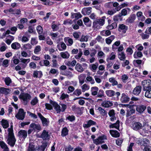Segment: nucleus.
<instances>
[{
    "label": "nucleus",
    "instance_id": "obj_1",
    "mask_svg": "<svg viewBox=\"0 0 151 151\" xmlns=\"http://www.w3.org/2000/svg\"><path fill=\"white\" fill-rule=\"evenodd\" d=\"M8 144L11 146L13 147L15 144L16 139L13 133L12 125H11L10 127L8 129Z\"/></svg>",
    "mask_w": 151,
    "mask_h": 151
},
{
    "label": "nucleus",
    "instance_id": "obj_2",
    "mask_svg": "<svg viewBox=\"0 0 151 151\" xmlns=\"http://www.w3.org/2000/svg\"><path fill=\"white\" fill-rule=\"evenodd\" d=\"M31 96L30 95L27 93H21L19 96V99L23 101L24 104L26 105L30 99Z\"/></svg>",
    "mask_w": 151,
    "mask_h": 151
},
{
    "label": "nucleus",
    "instance_id": "obj_3",
    "mask_svg": "<svg viewBox=\"0 0 151 151\" xmlns=\"http://www.w3.org/2000/svg\"><path fill=\"white\" fill-rule=\"evenodd\" d=\"M107 139L106 136L103 135L93 140V142L96 145H99L104 142V140Z\"/></svg>",
    "mask_w": 151,
    "mask_h": 151
},
{
    "label": "nucleus",
    "instance_id": "obj_4",
    "mask_svg": "<svg viewBox=\"0 0 151 151\" xmlns=\"http://www.w3.org/2000/svg\"><path fill=\"white\" fill-rule=\"evenodd\" d=\"M142 86L143 87L144 91L151 88V80L147 79L143 81H142Z\"/></svg>",
    "mask_w": 151,
    "mask_h": 151
},
{
    "label": "nucleus",
    "instance_id": "obj_5",
    "mask_svg": "<svg viewBox=\"0 0 151 151\" xmlns=\"http://www.w3.org/2000/svg\"><path fill=\"white\" fill-rule=\"evenodd\" d=\"M38 115L41 120L43 126L44 127L47 126L49 123V119L44 117L40 113H38Z\"/></svg>",
    "mask_w": 151,
    "mask_h": 151
},
{
    "label": "nucleus",
    "instance_id": "obj_6",
    "mask_svg": "<svg viewBox=\"0 0 151 151\" xmlns=\"http://www.w3.org/2000/svg\"><path fill=\"white\" fill-rule=\"evenodd\" d=\"M25 113L23 109H19L18 113L15 115V117L19 120H22L24 118Z\"/></svg>",
    "mask_w": 151,
    "mask_h": 151
},
{
    "label": "nucleus",
    "instance_id": "obj_7",
    "mask_svg": "<svg viewBox=\"0 0 151 151\" xmlns=\"http://www.w3.org/2000/svg\"><path fill=\"white\" fill-rule=\"evenodd\" d=\"M96 123L92 120L90 119L86 121L83 124V127L84 128H88L91 126L96 125Z\"/></svg>",
    "mask_w": 151,
    "mask_h": 151
},
{
    "label": "nucleus",
    "instance_id": "obj_8",
    "mask_svg": "<svg viewBox=\"0 0 151 151\" xmlns=\"http://www.w3.org/2000/svg\"><path fill=\"white\" fill-rule=\"evenodd\" d=\"M18 136L20 139H24L27 136V131L25 130H21L18 132Z\"/></svg>",
    "mask_w": 151,
    "mask_h": 151
},
{
    "label": "nucleus",
    "instance_id": "obj_9",
    "mask_svg": "<svg viewBox=\"0 0 151 151\" xmlns=\"http://www.w3.org/2000/svg\"><path fill=\"white\" fill-rule=\"evenodd\" d=\"M49 102L54 107V109L56 110L57 113H58L60 112L61 110L60 106L57 103L51 99H50Z\"/></svg>",
    "mask_w": 151,
    "mask_h": 151
},
{
    "label": "nucleus",
    "instance_id": "obj_10",
    "mask_svg": "<svg viewBox=\"0 0 151 151\" xmlns=\"http://www.w3.org/2000/svg\"><path fill=\"white\" fill-rule=\"evenodd\" d=\"M50 136L49 134H48V131L44 130L43 131L40 136V137L42 138L43 140H46L49 138Z\"/></svg>",
    "mask_w": 151,
    "mask_h": 151
},
{
    "label": "nucleus",
    "instance_id": "obj_11",
    "mask_svg": "<svg viewBox=\"0 0 151 151\" xmlns=\"http://www.w3.org/2000/svg\"><path fill=\"white\" fill-rule=\"evenodd\" d=\"M130 98L127 95L124 93L122 94V96L120 99V101L122 103H127L129 101Z\"/></svg>",
    "mask_w": 151,
    "mask_h": 151
},
{
    "label": "nucleus",
    "instance_id": "obj_12",
    "mask_svg": "<svg viewBox=\"0 0 151 151\" xmlns=\"http://www.w3.org/2000/svg\"><path fill=\"white\" fill-rule=\"evenodd\" d=\"M30 128L33 129L35 131H40L41 129L40 125L39 124H36L35 123H32L30 125Z\"/></svg>",
    "mask_w": 151,
    "mask_h": 151
},
{
    "label": "nucleus",
    "instance_id": "obj_13",
    "mask_svg": "<svg viewBox=\"0 0 151 151\" xmlns=\"http://www.w3.org/2000/svg\"><path fill=\"white\" fill-rule=\"evenodd\" d=\"M91 7L84 8L82 9L81 13L84 15H88L91 13Z\"/></svg>",
    "mask_w": 151,
    "mask_h": 151
},
{
    "label": "nucleus",
    "instance_id": "obj_14",
    "mask_svg": "<svg viewBox=\"0 0 151 151\" xmlns=\"http://www.w3.org/2000/svg\"><path fill=\"white\" fill-rule=\"evenodd\" d=\"M133 129L136 130H138L141 128V124L140 123L138 122H135L132 123Z\"/></svg>",
    "mask_w": 151,
    "mask_h": 151
},
{
    "label": "nucleus",
    "instance_id": "obj_15",
    "mask_svg": "<svg viewBox=\"0 0 151 151\" xmlns=\"http://www.w3.org/2000/svg\"><path fill=\"white\" fill-rule=\"evenodd\" d=\"M113 105L112 102L110 101H105L102 102L101 105L103 107L108 108Z\"/></svg>",
    "mask_w": 151,
    "mask_h": 151
},
{
    "label": "nucleus",
    "instance_id": "obj_16",
    "mask_svg": "<svg viewBox=\"0 0 151 151\" xmlns=\"http://www.w3.org/2000/svg\"><path fill=\"white\" fill-rule=\"evenodd\" d=\"M10 91L11 90L9 88L2 87L0 88V93L4 94L6 95L9 94Z\"/></svg>",
    "mask_w": 151,
    "mask_h": 151
},
{
    "label": "nucleus",
    "instance_id": "obj_17",
    "mask_svg": "<svg viewBox=\"0 0 151 151\" xmlns=\"http://www.w3.org/2000/svg\"><path fill=\"white\" fill-rule=\"evenodd\" d=\"M86 76L85 74H81L78 76L79 83L81 85H82L85 82V79Z\"/></svg>",
    "mask_w": 151,
    "mask_h": 151
},
{
    "label": "nucleus",
    "instance_id": "obj_18",
    "mask_svg": "<svg viewBox=\"0 0 151 151\" xmlns=\"http://www.w3.org/2000/svg\"><path fill=\"white\" fill-rule=\"evenodd\" d=\"M20 60L21 63L24 64L23 65V68H24L26 67L28 63L30 61V58L25 59L21 58L20 59Z\"/></svg>",
    "mask_w": 151,
    "mask_h": 151
},
{
    "label": "nucleus",
    "instance_id": "obj_19",
    "mask_svg": "<svg viewBox=\"0 0 151 151\" xmlns=\"http://www.w3.org/2000/svg\"><path fill=\"white\" fill-rule=\"evenodd\" d=\"M99 88L96 86H93L91 88V94L93 96H96L98 94Z\"/></svg>",
    "mask_w": 151,
    "mask_h": 151
},
{
    "label": "nucleus",
    "instance_id": "obj_20",
    "mask_svg": "<svg viewBox=\"0 0 151 151\" xmlns=\"http://www.w3.org/2000/svg\"><path fill=\"white\" fill-rule=\"evenodd\" d=\"M64 41L68 46H71L73 44V41L72 39L68 37L64 38Z\"/></svg>",
    "mask_w": 151,
    "mask_h": 151
},
{
    "label": "nucleus",
    "instance_id": "obj_21",
    "mask_svg": "<svg viewBox=\"0 0 151 151\" xmlns=\"http://www.w3.org/2000/svg\"><path fill=\"white\" fill-rule=\"evenodd\" d=\"M109 132L112 136L113 137H119L120 134L116 130H110Z\"/></svg>",
    "mask_w": 151,
    "mask_h": 151
},
{
    "label": "nucleus",
    "instance_id": "obj_22",
    "mask_svg": "<svg viewBox=\"0 0 151 151\" xmlns=\"http://www.w3.org/2000/svg\"><path fill=\"white\" fill-rule=\"evenodd\" d=\"M1 124L3 128L4 129L7 128L9 126V122L7 120L4 119H2L1 120Z\"/></svg>",
    "mask_w": 151,
    "mask_h": 151
},
{
    "label": "nucleus",
    "instance_id": "obj_23",
    "mask_svg": "<svg viewBox=\"0 0 151 151\" xmlns=\"http://www.w3.org/2000/svg\"><path fill=\"white\" fill-rule=\"evenodd\" d=\"M119 120H117L115 123L110 125L109 126V127L110 128H114L118 130H119Z\"/></svg>",
    "mask_w": 151,
    "mask_h": 151
},
{
    "label": "nucleus",
    "instance_id": "obj_24",
    "mask_svg": "<svg viewBox=\"0 0 151 151\" xmlns=\"http://www.w3.org/2000/svg\"><path fill=\"white\" fill-rule=\"evenodd\" d=\"M0 146L3 149L4 151H9L8 147L6 144L3 141H0Z\"/></svg>",
    "mask_w": 151,
    "mask_h": 151
},
{
    "label": "nucleus",
    "instance_id": "obj_25",
    "mask_svg": "<svg viewBox=\"0 0 151 151\" xmlns=\"http://www.w3.org/2000/svg\"><path fill=\"white\" fill-rule=\"evenodd\" d=\"M116 53L115 52H111L106 58L107 61L108 62L110 60L114 59L116 57Z\"/></svg>",
    "mask_w": 151,
    "mask_h": 151
},
{
    "label": "nucleus",
    "instance_id": "obj_26",
    "mask_svg": "<svg viewBox=\"0 0 151 151\" xmlns=\"http://www.w3.org/2000/svg\"><path fill=\"white\" fill-rule=\"evenodd\" d=\"M85 24L88 27H90L91 25V21L89 18L87 17H85L83 19Z\"/></svg>",
    "mask_w": 151,
    "mask_h": 151
},
{
    "label": "nucleus",
    "instance_id": "obj_27",
    "mask_svg": "<svg viewBox=\"0 0 151 151\" xmlns=\"http://www.w3.org/2000/svg\"><path fill=\"white\" fill-rule=\"evenodd\" d=\"M81 90L83 92H85L90 89V86L86 83H84L81 86Z\"/></svg>",
    "mask_w": 151,
    "mask_h": 151
},
{
    "label": "nucleus",
    "instance_id": "obj_28",
    "mask_svg": "<svg viewBox=\"0 0 151 151\" xmlns=\"http://www.w3.org/2000/svg\"><path fill=\"white\" fill-rule=\"evenodd\" d=\"M21 45L17 42H14L11 45L12 48L14 50H17L20 48Z\"/></svg>",
    "mask_w": 151,
    "mask_h": 151
},
{
    "label": "nucleus",
    "instance_id": "obj_29",
    "mask_svg": "<svg viewBox=\"0 0 151 151\" xmlns=\"http://www.w3.org/2000/svg\"><path fill=\"white\" fill-rule=\"evenodd\" d=\"M141 86H137L134 89L133 93L134 95H138L141 92Z\"/></svg>",
    "mask_w": 151,
    "mask_h": 151
},
{
    "label": "nucleus",
    "instance_id": "obj_30",
    "mask_svg": "<svg viewBox=\"0 0 151 151\" xmlns=\"http://www.w3.org/2000/svg\"><path fill=\"white\" fill-rule=\"evenodd\" d=\"M127 29V27L123 24H120L119 25V31L120 32L122 31L125 32Z\"/></svg>",
    "mask_w": 151,
    "mask_h": 151
},
{
    "label": "nucleus",
    "instance_id": "obj_31",
    "mask_svg": "<svg viewBox=\"0 0 151 151\" xmlns=\"http://www.w3.org/2000/svg\"><path fill=\"white\" fill-rule=\"evenodd\" d=\"M135 19V16L134 14L130 15L128 18L127 19L126 22L128 23H131L133 22Z\"/></svg>",
    "mask_w": 151,
    "mask_h": 151
},
{
    "label": "nucleus",
    "instance_id": "obj_32",
    "mask_svg": "<svg viewBox=\"0 0 151 151\" xmlns=\"http://www.w3.org/2000/svg\"><path fill=\"white\" fill-rule=\"evenodd\" d=\"M42 75L41 71H35L34 72L33 76L35 78H41Z\"/></svg>",
    "mask_w": 151,
    "mask_h": 151
},
{
    "label": "nucleus",
    "instance_id": "obj_33",
    "mask_svg": "<svg viewBox=\"0 0 151 151\" xmlns=\"http://www.w3.org/2000/svg\"><path fill=\"white\" fill-rule=\"evenodd\" d=\"M98 64H93L89 65L90 69L93 72H95L98 67Z\"/></svg>",
    "mask_w": 151,
    "mask_h": 151
},
{
    "label": "nucleus",
    "instance_id": "obj_34",
    "mask_svg": "<svg viewBox=\"0 0 151 151\" xmlns=\"http://www.w3.org/2000/svg\"><path fill=\"white\" fill-rule=\"evenodd\" d=\"M61 56L63 58L68 59L70 57V54L67 51L60 53Z\"/></svg>",
    "mask_w": 151,
    "mask_h": 151
},
{
    "label": "nucleus",
    "instance_id": "obj_35",
    "mask_svg": "<svg viewBox=\"0 0 151 151\" xmlns=\"http://www.w3.org/2000/svg\"><path fill=\"white\" fill-rule=\"evenodd\" d=\"M106 19V17L104 16L101 18L96 20L99 23V24L101 26H103L105 23V20Z\"/></svg>",
    "mask_w": 151,
    "mask_h": 151
},
{
    "label": "nucleus",
    "instance_id": "obj_36",
    "mask_svg": "<svg viewBox=\"0 0 151 151\" xmlns=\"http://www.w3.org/2000/svg\"><path fill=\"white\" fill-rule=\"evenodd\" d=\"M82 17V15L79 12L77 13H72L71 17L72 18H75L76 19H78Z\"/></svg>",
    "mask_w": 151,
    "mask_h": 151
},
{
    "label": "nucleus",
    "instance_id": "obj_37",
    "mask_svg": "<svg viewBox=\"0 0 151 151\" xmlns=\"http://www.w3.org/2000/svg\"><path fill=\"white\" fill-rule=\"evenodd\" d=\"M75 69L78 72L81 73L82 72L83 70L82 66L79 63L76 64L75 67Z\"/></svg>",
    "mask_w": 151,
    "mask_h": 151
},
{
    "label": "nucleus",
    "instance_id": "obj_38",
    "mask_svg": "<svg viewBox=\"0 0 151 151\" xmlns=\"http://www.w3.org/2000/svg\"><path fill=\"white\" fill-rule=\"evenodd\" d=\"M101 114L103 116H106L107 112L101 107H99L98 109Z\"/></svg>",
    "mask_w": 151,
    "mask_h": 151
},
{
    "label": "nucleus",
    "instance_id": "obj_39",
    "mask_svg": "<svg viewBox=\"0 0 151 151\" xmlns=\"http://www.w3.org/2000/svg\"><path fill=\"white\" fill-rule=\"evenodd\" d=\"M115 37L114 35H111L110 37L106 39V43L108 44H110L112 41L114 39Z\"/></svg>",
    "mask_w": 151,
    "mask_h": 151
},
{
    "label": "nucleus",
    "instance_id": "obj_40",
    "mask_svg": "<svg viewBox=\"0 0 151 151\" xmlns=\"http://www.w3.org/2000/svg\"><path fill=\"white\" fill-rule=\"evenodd\" d=\"M111 34V32L109 30H104L101 32V34L103 36H109Z\"/></svg>",
    "mask_w": 151,
    "mask_h": 151
},
{
    "label": "nucleus",
    "instance_id": "obj_41",
    "mask_svg": "<svg viewBox=\"0 0 151 151\" xmlns=\"http://www.w3.org/2000/svg\"><path fill=\"white\" fill-rule=\"evenodd\" d=\"M145 91V96L148 98H151V88L147 89Z\"/></svg>",
    "mask_w": 151,
    "mask_h": 151
},
{
    "label": "nucleus",
    "instance_id": "obj_42",
    "mask_svg": "<svg viewBox=\"0 0 151 151\" xmlns=\"http://www.w3.org/2000/svg\"><path fill=\"white\" fill-rule=\"evenodd\" d=\"M109 81L112 83V85L113 86L116 85L118 84L117 81L115 80V79L113 77L110 78L109 79Z\"/></svg>",
    "mask_w": 151,
    "mask_h": 151
},
{
    "label": "nucleus",
    "instance_id": "obj_43",
    "mask_svg": "<svg viewBox=\"0 0 151 151\" xmlns=\"http://www.w3.org/2000/svg\"><path fill=\"white\" fill-rule=\"evenodd\" d=\"M82 92L81 89L77 88L74 91L73 94L76 96H79L82 94Z\"/></svg>",
    "mask_w": 151,
    "mask_h": 151
},
{
    "label": "nucleus",
    "instance_id": "obj_44",
    "mask_svg": "<svg viewBox=\"0 0 151 151\" xmlns=\"http://www.w3.org/2000/svg\"><path fill=\"white\" fill-rule=\"evenodd\" d=\"M10 14H20L21 11L19 9H14L12 8L10 9Z\"/></svg>",
    "mask_w": 151,
    "mask_h": 151
},
{
    "label": "nucleus",
    "instance_id": "obj_45",
    "mask_svg": "<svg viewBox=\"0 0 151 151\" xmlns=\"http://www.w3.org/2000/svg\"><path fill=\"white\" fill-rule=\"evenodd\" d=\"M86 81L88 82H90V83L91 84H93L95 83V81L94 80V79L92 77L88 76H87L86 77Z\"/></svg>",
    "mask_w": 151,
    "mask_h": 151
},
{
    "label": "nucleus",
    "instance_id": "obj_46",
    "mask_svg": "<svg viewBox=\"0 0 151 151\" xmlns=\"http://www.w3.org/2000/svg\"><path fill=\"white\" fill-rule=\"evenodd\" d=\"M145 137V136H143V138L142 139V141L143 142V144H142V145H143L144 146V145H149L150 143V142L148 139V137H146L145 138H144Z\"/></svg>",
    "mask_w": 151,
    "mask_h": 151
},
{
    "label": "nucleus",
    "instance_id": "obj_47",
    "mask_svg": "<svg viewBox=\"0 0 151 151\" xmlns=\"http://www.w3.org/2000/svg\"><path fill=\"white\" fill-rule=\"evenodd\" d=\"M106 95L109 97H111L114 95L115 92L112 90H108L106 91Z\"/></svg>",
    "mask_w": 151,
    "mask_h": 151
},
{
    "label": "nucleus",
    "instance_id": "obj_48",
    "mask_svg": "<svg viewBox=\"0 0 151 151\" xmlns=\"http://www.w3.org/2000/svg\"><path fill=\"white\" fill-rule=\"evenodd\" d=\"M68 130L66 127L63 128L62 131L61 135L63 137H64L68 134Z\"/></svg>",
    "mask_w": 151,
    "mask_h": 151
},
{
    "label": "nucleus",
    "instance_id": "obj_49",
    "mask_svg": "<svg viewBox=\"0 0 151 151\" xmlns=\"http://www.w3.org/2000/svg\"><path fill=\"white\" fill-rule=\"evenodd\" d=\"M22 47L25 50H28L31 49L32 47L30 44L27 43L24 44L22 46Z\"/></svg>",
    "mask_w": 151,
    "mask_h": 151
},
{
    "label": "nucleus",
    "instance_id": "obj_50",
    "mask_svg": "<svg viewBox=\"0 0 151 151\" xmlns=\"http://www.w3.org/2000/svg\"><path fill=\"white\" fill-rule=\"evenodd\" d=\"M28 52L29 54H28L25 51H21V55L22 56L25 58H26L28 57H29L30 56V55H29V54H31V52L30 51H29Z\"/></svg>",
    "mask_w": 151,
    "mask_h": 151
},
{
    "label": "nucleus",
    "instance_id": "obj_51",
    "mask_svg": "<svg viewBox=\"0 0 151 151\" xmlns=\"http://www.w3.org/2000/svg\"><path fill=\"white\" fill-rule=\"evenodd\" d=\"M11 62H12L13 63L16 65L19 63V60L17 58L16 56H14L13 57Z\"/></svg>",
    "mask_w": 151,
    "mask_h": 151
},
{
    "label": "nucleus",
    "instance_id": "obj_52",
    "mask_svg": "<svg viewBox=\"0 0 151 151\" xmlns=\"http://www.w3.org/2000/svg\"><path fill=\"white\" fill-rule=\"evenodd\" d=\"M118 58L120 60H123L125 59V54L124 52H122L119 54Z\"/></svg>",
    "mask_w": 151,
    "mask_h": 151
},
{
    "label": "nucleus",
    "instance_id": "obj_53",
    "mask_svg": "<svg viewBox=\"0 0 151 151\" xmlns=\"http://www.w3.org/2000/svg\"><path fill=\"white\" fill-rule=\"evenodd\" d=\"M128 76L127 75L123 74L121 76V79L123 83H125L128 79Z\"/></svg>",
    "mask_w": 151,
    "mask_h": 151
},
{
    "label": "nucleus",
    "instance_id": "obj_54",
    "mask_svg": "<svg viewBox=\"0 0 151 151\" xmlns=\"http://www.w3.org/2000/svg\"><path fill=\"white\" fill-rule=\"evenodd\" d=\"M142 56V52L139 51L138 52H135L134 54V57L135 58H138Z\"/></svg>",
    "mask_w": 151,
    "mask_h": 151
},
{
    "label": "nucleus",
    "instance_id": "obj_55",
    "mask_svg": "<svg viewBox=\"0 0 151 151\" xmlns=\"http://www.w3.org/2000/svg\"><path fill=\"white\" fill-rule=\"evenodd\" d=\"M101 26L99 24V23L96 20L93 22V27L94 28L99 29L100 28Z\"/></svg>",
    "mask_w": 151,
    "mask_h": 151
},
{
    "label": "nucleus",
    "instance_id": "obj_56",
    "mask_svg": "<svg viewBox=\"0 0 151 151\" xmlns=\"http://www.w3.org/2000/svg\"><path fill=\"white\" fill-rule=\"evenodd\" d=\"M117 27V24L116 23H113L110 25H108L107 27V29L110 30L112 29Z\"/></svg>",
    "mask_w": 151,
    "mask_h": 151
},
{
    "label": "nucleus",
    "instance_id": "obj_57",
    "mask_svg": "<svg viewBox=\"0 0 151 151\" xmlns=\"http://www.w3.org/2000/svg\"><path fill=\"white\" fill-rule=\"evenodd\" d=\"M41 50V48L40 46V45H37L35 47L34 50V52L35 54H37Z\"/></svg>",
    "mask_w": 151,
    "mask_h": 151
},
{
    "label": "nucleus",
    "instance_id": "obj_58",
    "mask_svg": "<svg viewBox=\"0 0 151 151\" xmlns=\"http://www.w3.org/2000/svg\"><path fill=\"white\" fill-rule=\"evenodd\" d=\"M88 39V36L87 35H82L80 40L81 42H87Z\"/></svg>",
    "mask_w": 151,
    "mask_h": 151
},
{
    "label": "nucleus",
    "instance_id": "obj_59",
    "mask_svg": "<svg viewBox=\"0 0 151 151\" xmlns=\"http://www.w3.org/2000/svg\"><path fill=\"white\" fill-rule=\"evenodd\" d=\"M97 97L99 98H101L104 96V92L102 90H99L98 93Z\"/></svg>",
    "mask_w": 151,
    "mask_h": 151
},
{
    "label": "nucleus",
    "instance_id": "obj_60",
    "mask_svg": "<svg viewBox=\"0 0 151 151\" xmlns=\"http://www.w3.org/2000/svg\"><path fill=\"white\" fill-rule=\"evenodd\" d=\"M64 75L67 76L69 78H71L73 76L72 73L69 71H66Z\"/></svg>",
    "mask_w": 151,
    "mask_h": 151
},
{
    "label": "nucleus",
    "instance_id": "obj_61",
    "mask_svg": "<svg viewBox=\"0 0 151 151\" xmlns=\"http://www.w3.org/2000/svg\"><path fill=\"white\" fill-rule=\"evenodd\" d=\"M75 90V88L71 86H69L67 90V93H70L73 92Z\"/></svg>",
    "mask_w": 151,
    "mask_h": 151
},
{
    "label": "nucleus",
    "instance_id": "obj_62",
    "mask_svg": "<svg viewBox=\"0 0 151 151\" xmlns=\"http://www.w3.org/2000/svg\"><path fill=\"white\" fill-rule=\"evenodd\" d=\"M69 97V95L66 93L61 92L60 96V99L62 100H63L65 99L68 98Z\"/></svg>",
    "mask_w": 151,
    "mask_h": 151
},
{
    "label": "nucleus",
    "instance_id": "obj_63",
    "mask_svg": "<svg viewBox=\"0 0 151 151\" xmlns=\"http://www.w3.org/2000/svg\"><path fill=\"white\" fill-rule=\"evenodd\" d=\"M4 81L6 85L9 86L10 84L12 82V80L10 78L7 77L5 78Z\"/></svg>",
    "mask_w": 151,
    "mask_h": 151
},
{
    "label": "nucleus",
    "instance_id": "obj_64",
    "mask_svg": "<svg viewBox=\"0 0 151 151\" xmlns=\"http://www.w3.org/2000/svg\"><path fill=\"white\" fill-rule=\"evenodd\" d=\"M144 146L145 147L143 150V151H151V147L149 145H144Z\"/></svg>",
    "mask_w": 151,
    "mask_h": 151
}]
</instances>
